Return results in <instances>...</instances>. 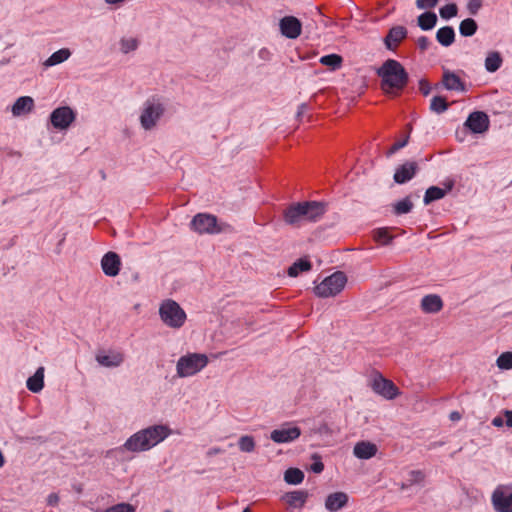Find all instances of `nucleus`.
Masks as SVG:
<instances>
[{"instance_id": "f257e3e1", "label": "nucleus", "mask_w": 512, "mask_h": 512, "mask_svg": "<svg viewBox=\"0 0 512 512\" xmlns=\"http://www.w3.org/2000/svg\"><path fill=\"white\" fill-rule=\"evenodd\" d=\"M381 79L382 91L390 96H398L409 82V75L397 60L387 59L377 70Z\"/></svg>"}, {"instance_id": "f03ea898", "label": "nucleus", "mask_w": 512, "mask_h": 512, "mask_svg": "<svg viewBox=\"0 0 512 512\" xmlns=\"http://www.w3.org/2000/svg\"><path fill=\"white\" fill-rule=\"evenodd\" d=\"M171 433L172 431L167 425L149 426L131 435L122 448L131 452L148 451L164 441Z\"/></svg>"}, {"instance_id": "7ed1b4c3", "label": "nucleus", "mask_w": 512, "mask_h": 512, "mask_svg": "<svg viewBox=\"0 0 512 512\" xmlns=\"http://www.w3.org/2000/svg\"><path fill=\"white\" fill-rule=\"evenodd\" d=\"M325 204L306 201L289 206L284 211V220L289 225H300L304 221H317L325 213Z\"/></svg>"}, {"instance_id": "20e7f679", "label": "nucleus", "mask_w": 512, "mask_h": 512, "mask_svg": "<svg viewBox=\"0 0 512 512\" xmlns=\"http://www.w3.org/2000/svg\"><path fill=\"white\" fill-rule=\"evenodd\" d=\"M159 316L161 321L169 328H181L187 315L183 308L174 300L166 299L159 306Z\"/></svg>"}, {"instance_id": "39448f33", "label": "nucleus", "mask_w": 512, "mask_h": 512, "mask_svg": "<svg viewBox=\"0 0 512 512\" xmlns=\"http://www.w3.org/2000/svg\"><path fill=\"white\" fill-rule=\"evenodd\" d=\"M208 357L201 353H188L181 356L176 364L177 376L186 378L193 376L204 369L208 364Z\"/></svg>"}, {"instance_id": "423d86ee", "label": "nucleus", "mask_w": 512, "mask_h": 512, "mask_svg": "<svg viewBox=\"0 0 512 512\" xmlns=\"http://www.w3.org/2000/svg\"><path fill=\"white\" fill-rule=\"evenodd\" d=\"M346 283V275L341 271H337L326 277L314 288V291L321 298L334 297L344 289Z\"/></svg>"}, {"instance_id": "0eeeda50", "label": "nucleus", "mask_w": 512, "mask_h": 512, "mask_svg": "<svg viewBox=\"0 0 512 512\" xmlns=\"http://www.w3.org/2000/svg\"><path fill=\"white\" fill-rule=\"evenodd\" d=\"M164 110V106L158 100H147L144 103V108L140 115L141 126L145 130H151L163 115Z\"/></svg>"}, {"instance_id": "6e6552de", "label": "nucleus", "mask_w": 512, "mask_h": 512, "mask_svg": "<svg viewBox=\"0 0 512 512\" xmlns=\"http://www.w3.org/2000/svg\"><path fill=\"white\" fill-rule=\"evenodd\" d=\"M190 227L198 234H216L221 232L217 217L208 213H198L191 220Z\"/></svg>"}, {"instance_id": "1a4fd4ad", "label": "nucleus", "mask_w": 512, "mask_h": 512, "mask_svg": "<svg viewBox=\"0 0 512 512\" xmlns=\"http://www.w3.org/2000/svg\"><path fill=\"white\" fill-rule=\"evenodd\" d=\"M491 503L496 512H512V486L498 485L491 495Z\"/></svg>"}, {"instance_id": "9d476101", "label": "nucleus", "mask_w": 512, "mask_h": 512, "mask_svg": "<svg viewBox=\"0 0 512 512\" xmlns=\"http://www.w3.org/2000/svg\"><path fill=\"white\" fill-rule=\"evenodd\" d=\"M371 388L386 399H394L399 395L398 387L391 381L376 373L373 377Z\"/></svg>"}, {"instance_id": "9b49d317", "label": "nucleus", "mask_w": 512, "mask_h": 512, "mask_svg": "<svg viewBox=\"0 0 512 512\" xmlns=\"http://www.w3.org/2000/svg\"><path fill=\"white\" fill-rule=\"evenodd\" d=\"M300 435L301 429L299 427L291 423H285L270 433V439L277 444L290 443L298 439Z\"/></svg>"}, {"instance_id": "f8f14e48", "label": "nucleus", "mask_w": 512, "mask_h": 512, "mask_svg": "<svg viewBox=\"0 0 512 512\" xmlns=\"http://www.w3.org/2000/svg\"><path fill=\"white\" fill-rule=\"evenodd\" d=\"M75 118V112L68 106L58 107L50 114L51 124L59 130L67 129Z\"/></svg>"}, {"instance_id": "ddd939ff", "label": "nucleus", "mask_w": 512, "mask_h": 512, "mask_svg": "<svg viewBox=\"0 0 512 512\" xmlns=\"http://www.w3.org/2000/svg\"><path fill=\"white\" fill-rule=\"evenodd\" d=\"M489 124L490 121L487 114L481 111L472 112L465 122V126L476 134L486 132L489 128Z\"/></svg>"}, {"instance_id": "4468645a", "label": "nucleus", "mask_w": 512, "mask_h": 512, "mask_svg": "<svg viewBox=\"0 0 512 512\" xmlns=\"http://www.w3.org/2000/svg\"><path fill=\"white\" fill-rule=\"evenodd\" d=\"M282 35L289 39H296L302 31V24L299 19L294 16H285L279 22Z\"/></svg>"}, {"instance_id": "2eb2a0df", "label": "nucleus", "mask_w": 512, "mask_h": 512, "mask_svg": "<svg viewBox=\"0 0 512 512\" xmlns=\"http://www.w3.org/2000/svg\"><path fill=\"white\" fill-rule=\"evenodd\" d=\"M121 259L115 252H107L101 259V268L106 276L115 277L119 274Z\"/></svg>"}, {"instance_id": "dca6fc26", "label": "nucleus", "mask_w": 512, "mask_h": 512, "mask_svg": "<svg viewBox=\"0 0 512 512\" xmlns=\"http://www.w3.org/2000/svg\"><path fill=\"white\" fill-rule=\"evenodd\" d=\"M408 31L404 26H393L384 38V45L388 50L395 51L399 44L407 37Z\"/></svg>"}, {"instance_id": "f3484780", "label": "nucleus", "mask_w": 512, "mask_h": 512, "mask_svg": "<svg viewBox=\"0 0 512 512\" xmlns=\"http://www.w3.org/2000/svg\"><path fill=\"white\" fill-rule=\"evenodd\" d=\"M418 171V164L415 161H407L396 168L393 179L397 184H404L410 181Z\"/></svg>"}, {"instance_id": "a211bd4d", "label": "nucleus", "mask_w": 512, "mask_h": 512, "mask_svg": "<svg viewBox=\"0 0 512 512\" xmlns=\"http://www.w3.org/2000/svg\"><path fill=\"white\" fill-rule=\"evenodd\" d=\"M96 361L99 365L114 368L120 366L124 361V354L119 351H109L108 354L99 352L96 354Z\"/></svg>"}, {"instance_id": "6ab92c4d", "label": "nucleus", "mask_w": 512, "mask_h": 512, "mask_svg": "<svg viewBox=\"0 0 512 512\" xmlns=\"http://www.w3.org/2000/svg\"><path fill=\"white\" fill-rule=\"evenodd\" d=\"M348 503V495L344 492H334L327 496L325 508L329 512H337Z\"/></svg>"}, {"instance_id": "aec40b11", "label": "nucleus", "mask_w": 512, "mask_h": 512, "mask_svg": "<svg viewBox=\"0 0 512 512\" xmlns=\"http://www.w3.org/2000/svg\"><path fill=\"white\" fill-rule=\"evenodd\" d=\"M442 84L445 89L450 91H466L465 83L460 79L458 75L449 70L444 71L442 76Z\"/></svg>"}, {"instance_id": "412c9836", "label": "nucleus", "mask_w": 512, "mask_h": 512, "mask_svg": "<svg viewBox=\"0 0 512 512\" xmlns=\"http://www.w3.org/2000/svg\"><path fill=\"white\" fill-rule=\"evenodd\" d=\"M378 448L370 441L357 442L353 448V454L358 459H370L376 455Z\"/></svg>"}, {"instance_id": "4be33fe9", "label": "nucleus", "mask_w": 512, "mask_h": 512, "mask_svg": "<svg viewBox=\"0 0 512 512\" xmlns=\"http://www.w3.org/2000/svg\"><path fill=\"white\" fill-rule=\"evenodd\" d=\"M420 307L424 313H438L443 308V301L439 295L429 294L422 298Z\"/></svg>"}, {"instance_id": "5701e85b", "label": "nucleus", "mask_w": 512, "mask_h": 512, "mask_svg": "<svg viewBox=\"0 0 512 512\" xmlns=\"http://www.w3.org/2000/svg\"><path fill=\"white\" fill-rule=\"evenodd\" d=\"M308 496L309 494L307 491L296 490L292 492H287L283 496V500L285 501L286 504L293 508H302L305 505Z\"/></svg>"}, {"instance_id": "b1692460", "label": "nucleus", "mask_w": 512, "mask_h": 512, "mask_svg": "<svg viewBox=\"0 0 512 512\" xmlns=\"http://www.w3.org/2000/svg\"><path fill=\"white\" fill-rule=\"evenodd\" d=\"M34 108V100L30 96L19 97L12 106V114L14 116H20L25 113H29Z\"/></svg>"}, {"instance_id": "393cba45", "label": "nucleus", "mask_w": 512, "mask_h": 512, "mask_svg": "<svg viewBox=\"0 0 512 512\" xmlns=\"http://www.w3.org/2000/svg\"><path fill=\"white\" fill-rule=\"evenodd\" d=\"M44 367H39L33 376L26 381L27 389L33 393H39L44 387Z\"/></svg>"}, {"instance_id": "a878e982", "label": "nucleus", "mask_w": 512, "mask_h": 512, "mask_svg": "<svg viewBox=\"0 0 512 512\" xmlns=\"http://www.w3.org/2000/svg\"><path fill=\"white\" fill-rule=\"evenodd\" d=\"M436 40L444 47L451 46L455 41V31L451 26H444L436 32Z\"/></svg>"}, {"instance_id": "bb28decb", "label": "nucleus", "mask_w": 512, "mask_h": 512, "mask_svg": "<svg viewBox=\"0 0 512 512\" xmlns=\"http://www.w3.org/2000/svg\"><path fill=\"white\" fill-rule=\"evenodd\" d=\"M71 51L68 48H62L54 52L48 59L45 60L44 66L52 67L61 64L69 59Z\"/></svg>"}, {"instance_id": "cd10ccee", "label": "nucleus", "mask_w": 512, "mask_h": 512, "mask_svg": "<svg viewBox=\"0 0 512 512\" xmlns=\"http://www.w3.org/2000/svg\"><path fill=\"white\" fill-rule=\"evenodd\" d=\"M418 26L424 30H431L437 23V15L434 12H424L417 18Z\"/></svg>"}, {"instance_id": "c85d7f7f", "label": "nucleus", "mask_w": 512, "mask_h": 512, "mask_svg": "<svg viewBox=\"0 0 512 512\" xmlns=\"http://www.w3.org/2000/svg\"><path fill=\"white\" fill-rule=\"evenodd\" d=\"M503 59L499 52H489L485 59V69L488 72L497 71L502 65Z\"/></svg>"}, {"instance_id": "c756f323", "label": "nucleus", "mask_w": 512, "mask_h": 512, "mask_svg": "<svg viewBox=\"0 0 512 512\" xmlns=\"http://www.w3.org/2000/svg\"><path fill=\"white\" fill-rule=\"evenodd\" d=\"M447 193V190L442 189L437 186H431L429 187L424 195V204L428 205L433 201L442 199Z\"/></svg>"}, {"instance_id": "7c9ffc66", "label": "nucleus", "mask_w": 512, "mask_h": 512, "mask_svg": "<svg viewBox=\"0 0 512 512\" xmlns=\"http://www.w3.org/2000/svg\"><path fill=\"white\" fill-rule=\"evenodd\" d=\"M312 265L311 262L307 259H299L294 262L288 269V275L290 277H296L300 272L309 271Z\"/></svg>"}, {"instance_id": "2f4dec72", "label": "nucleus", "mask_w": 512, "mask_h": 512, "mask_svg": "<svg viewBox=\"0 0 512 512\" xmlns=\"http://www.w3.org/2000/svg\"><path fill=\"white\" fill-rule=\"evenodd\" d=\"M284 480L288 484H300L304 480V473L298 468H288L284 473Z\"/></svg>"}, {"instance_id": "473e14b6", "label": "nucleus", "mask_w": 512, "mask_h": 512, "mask_svg": "<svg viewBox=\"0 0 512 512\" xmlns=\"http://www.w3.org/2000/svg\"><path fill=\"white\" fill-rule=\"evenodd\" d=\"M478 25L472 18H467L461 21L459 25V32L464 37L473 36L477 31Z\"/></svg>"}, {"instance_id": "72a5a7b5", "label": "nucleus", "mask_w": 512, "mask_h": 512, "mask_svg": "<svg viewBox=\"0 0 512 512\" xmlns=\"http://www.w3.org/2000/svg\"><path fill=\"white\" fill-rule=\"evenodd\" d=\"M319 61L322 65L331 68V70H337L341 67L343 59L338 54H329L322 56Z\"/></svg>"}, {"instance_id": "f704fd0d", "label": "nucleus", "mask_w": 512, "mask_h": 512, "mask_svg": "<svg viewBox=\"0 0 512 512\" xmlns=\"http://www.w3.org/2000/svg\"><path fill=\"white\" fill-rule=\"evenodd\" d=\"M449 107L448 102L442 96H434L430 102V110L434 113L441 114Z\"/></svg>"}, {"instance_id": "c9c22d12", "label": "nucleus", "mask_w": 512, "mask_h": 512, "mask_svg": "<svg viewBox=\"0 0 512 512\" xmlns=\"http://www.w3.org/2000/svg\"><path fill=\"white\" fill-rule=\"evenodd\" d=\"M373 239L381 245H387L391 242L393 236L388 228H379L373 231Z\"/></svg>"}, {"instance_id": "e433bc0d", "label": "nucleus", "mask_w": 512, "mask_h": 512, "mask_svg": "<svg viewBox=\"0 0 512 512\" xmlns=\"http://www.w3.org/2000/svg\"><path fill=\"white\" fill-rule=\"evenodd\" d=\"M407 129H408V133L405 135V137L402 139V140H398L396 141L391 147L390 149L387 151V157H390L392 156L394 153H396L398 150L404 148L408 142H409V137H410V132L412 131V125L411 124H408L407 125Z\"/></svg>"}, {"instance_id": "4c0bfd02", "label": "nucleus", "mask_w": 512, "mask_h": 512, "mask_svg": "<svg viewBox=\"0 0 512 512\" xmlns=\"http://www.w3.org/2000/svg\"><path fill=\"white\" fill-rule=\"evenodd\" d=\"M139 46V41L136 38H122L120 40V50L122 53L127 54L135 51Z\"/></svg>"}, {"instance_id": "58836bf2", "label": "nucleus", "mask_w": 512, "mask_h": 512, "mask_svg": "<svg viewBox=\"0 0 512 512\" xmlns=\"http://www.w3.org/2000/svg\"><path fill=\"white\" fill-rule=\"evenodd\" d=\"M412 208H413V203L411 202V200L408 197H406L403 200L398 201L394 205V213L396 215L407 214L412 210Z\"/></svg>"}, {"instance_id": "ea45409f", "label": "nucleus", "mask_w": 512, "mask_h": 512, "mask_svg": "<svg viewBox=\"0 0 512 512\" xmlns=\"http://www.w3.org/2000/svg\"><path fill=\"white\" fill-rule=\"evenodd\" d=\"M238 445H239V449L242 452L250 453V452H253L255 449V441H254L253 437L249 436V435L241 436L238 441Z\"/></svg>"}, {"instance_id": "a19ab883", "label": "nucleus", "mask_w": 512, "mask_h": 512, "mask_svg": "<svg viewBox=\"0 0 512 512\" xmlns=\"http://www.w3.org/2000/svg\"><path fill=\"white\" fill-rule=\"evenodd\" d=\"M458 7L455 3H449L440 8L439 14L441 18L448 20L457 16Z\"/></svg>"}, {"instance_id": "79ce46f5", "label": "nucleus", "mask_w": 512, "mask_h": 512, "mask_svg": "<svg viewBox=\"0 0 512 512\" xmlns=\"http://www.w3.org/2000/svg\"><path fill=\"white\" fill-rule=\"evenodd\" d=\"M497 366L500 369H512V352H504L497 358Z\"/></svg>"}, {"instance_id": "37998d69", "label": "nucleus", "mask_w": 512, "mask_h": 512, "mask_svg": "<svg viewBox=\"0 0 512 512\" xmlns=\"http://www.w3.org/2000/svg\"><path fill=\"white\" fill-rule=\"evenodd\" d=\"M104 512H135V508L128 503H119L107 508Z\"/></svg>"}, {"instance_id": "c03bdc74", "label": "nucleus", "mask_w": 512, "mask_h": 512, "mask_svg": "<svg viewBox=\"0 0 512 512\" xmlns=\"http://www.w3.org/2000/svg\"><path fill=\"white\" fill-rule=\"evenodd\" d=\"M482 7V0H469L467 9L471 15H476Z\"/></svg>"}, {"instance_id": "a18cd8bd", "label": "nucleus", "mask_w": 512, "mask_h": 512, "mask_svg": "<svg viewBox=\"0 0 512 512\" xmlns=\"http://www.w3.org/2000/svg\"><path fill=\"white\" fill-rule=\"evenodd\" d=\"M438 4V0H416L418 9H432Z\"/></svg>"}, {"instance_id": "49530a36", "label": "nucleus", "mask_w": 512, "mask_h": 512, "mask_svg": "<svg viewBox=\"0 0 512 512\" xmlns=\"http://www.w3.org/2000/svg\"><path fill=\"white\" fill-rule=\"evenodd\" d=\"M411 484L420 483L424 480V474L420 470H414L409 473Z\"/></svg>"}, {"instance_id": "de8ad7c7", "label": "nucleus", "mask_w": 512, "mask_h": 512, "mask_svg": "<svg viewBox=\"0 0 512 512\" xmlns=\"http://www.w3.org/2000/svg\"><path fill=\"white\" fill-rule=\"evenodd\" d=\"M419 90L424 96H427L431 91L430 83L426 79H421L419 81Z\"/></svg>"}, {"instance_id": "09e8293b", "label": "nucleus", "mask_w": 512, "mask_h": 512, "mask_svg": "<svg viewBox=\"0 0 512 512\" xmlns=\"http://www.w3.org/2000/svg\"><path fill=\"white\" fill-rule=\"evenodd\" d=\"M417 45L418 47L422 50V51H425L428 49L429 45H430V40L428 37L426 36H421L418 38L417 40Z\"/></svg>"}, {"instance_id": "8fccbe9b", "label": "nucleus", "mask_w": 512, "mask_h": 512, "mask_svg": "<svg viewBox=\"0 0 512 512\" xmlns=\"http://www.w3.org/2000/svg\"><path fill=\"white\" fill-rule=\"evenodd\" d=\"M59 502V496L56 493H51L47 498V504L49 506H56Z\"/></svg>"}, {"instance_id": "3c124183", "label": "nucleus", "mask_w": 512, "mask_h": 512, "mask_svg": "<svg viewBox=\"0 0 512 512\" xmlns=\"http://www.w3.org/2000/svg\"><path fill=\"white\" fill-rule=\"evenodd\" d=\"M311 470L319 474L324 470V464L321 461H316L311 465Z\"/></svg>"}, {"instance_id": "603ef678", "label": "nucleus", "mask_w": 512, "mask_h": 512, "mask_svg": "<svg viewBox=\"0 0 512 512\" xmlns=\"http://www.w3.org/2000/svg\"><path fill=\"white\" fill-rule=\"evenodd\" d=\"M504 416L506 418V425L512 427V410H505Z\"/></svg>"}, {"instance_id": "864d4df0", "label": "nucleus", "mask_w": 512, "mask_h": 512, "mask_svg": "<svg viewBox=\"0 0 512 512\" xmlns=\"http://www.w3.org/2000/svg\"><path fill=\"white\" fill-rule=\"evenodd\" d=\"M504 424V420L501 416H496L492 420V425L495 427H502Z\"/></svg>"}, {"instance_id": "5fc2aeb1", "label": "nucleus", "mask_w": 512, "mask_h": 512, "mask_svg": "<svg viewBox=\"0 0 512 512\" xmlns=\"http://www.w3.org/2000/svg\"><path fill=\"white\" fill-rule=\"evenodd\" d=\"M449 418L452 421H459L461 419V414L458 411H452Z\"/></svg>"}, {"instance_id": "6e6d98bb", "label": "nucleus", "mask_w": 512, "mask_h": 512, "mask_svg": "<svg viewBox=\"0 0 512 512\" xmlns=\"http://www.w3.org/2000/svg\"><path fill=\"white\" fill-rule=\"evenodd\" d=\"M307 108H308L307 105L304 103L299 105L298 111H297V117H301L304 114V112L307 110Z\"/></svg>"}, {"instance_id": "4d7b16f0", "label": "nucleus", "mask_w": 512, "mask_h": 512, "mask_svg": "<svg viewBox=\"0 0 512 512\" xmlns=\"http://www.w3.org/2000/svg\"><path fill=\"white\" fill-rule=\"evenodd\" d=\"M107 4L117 5L123 3L125 0H104Z\"/></svg>"}, {"instance_id": "13d9d810", "label": "nucleus", "mask_w": 512, "mask_h": 512, "mask_svg": "<svg viewBox=\"0 0 512 512\" xmlns=\"http://www.w3.org/2000/svg\"><path fill=\"white\" fill-rule=\"evenodd\" d=\"M222 450L220 448H212L209 450L208 454L209 455H214V454H218V453H221Z\"/></svg>"}, {"instance_id": "bf43d9fd", "label": "nucleus", "mask_w": 512, "mask_h": 512, "mask_svg": "<svg viewBox=\"0 0 512 512\" xmlns=\"http://www.w3.org/2000/svg\"><path fill=\"white\" fill-rule=\"evenodd\" d=\"M242 512H251V510L247 507Z\"/></svg>"}]
</instances>
